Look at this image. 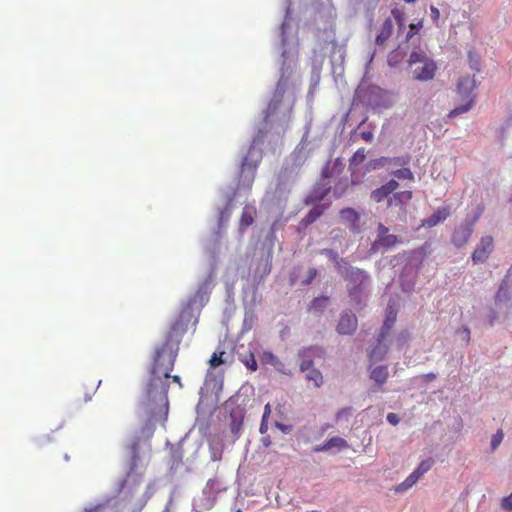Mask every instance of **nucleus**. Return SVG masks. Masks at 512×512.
<instances>
[{"label": "nucleus", "instance_id": "34", "mask_svg": "<svg viewBox=\"0 0 512 512\" xmlns=\"http://www.w3.org/2000/svg\"><path fill=\"white\" fill-rule=\"evenodd\" d=\"M338 161H339V159H337L336 162H338ZM336 170H337V163H335L333 165V167H330L329 165L324 167L323 170H322V178H323V180L334 177L335 174H336Z\"/></svg>", "mask_w": 512, "mask_h": 512}, {"label": "nucleus", "instance_id": "62", "mask_svg": "<svg viewBox=\"0 0 512 512\" xmlns=\"http://www.w3.org/2000/svg\"><path fill=\"white\" fill-rule=\"evenodd\" d=\"M469 58L472 61V53H469Z\"/></svg>", "mask_w": 512, "mask_h": 512}, {"label": "nucleus", "instance_id": "43", "mask_svg": "<svg viewBox=\"0 0 512 512\" xmlns=\"http://www.w3.org/2000/svg\"><path fill=\"white\" fill-rule=\"evenodd\" d=\"M351 415V408H344L337 412L336 420H340L343 417H348Z\"/></svg>", "mask_w": 512, "mask_h": 512}, {"label": "nucleus", "instance_id": "45", "mask_svg": "<svg viewBox=\"0 0 512 512\" xmlns=\"http://www.w3.org/2000/svg\"><path fill=\"white\" fill-rule=\"evenodd\" d=\"M387 421L392 425H397L400 421L399 417L395 413H388L387 414Z\"/></svg>", "mask_w": 512, "mask_h": 512}, {"label": "nucleus", "instance_id": "28", "mask_svg": "<svg viewBox=\"0 0 512 512\" xmlns=\"http://www.w3.org/2000/svg\"><path fill=\"white\" fill-rule=\"evenodd\" d=\"M389 164H390V157H380L377 159H372L369 161V163L367 165V170L369 171L370 169H378V168L387 166Z\"/></svg>", "mask_w": 512, "mask_h": 512}, {"label": "nucleus", "instance_id": "57", "mask_svg": "<svg viewBox=\"0 0 512 512\" xmlns=\"http://www.w3.org/2000/svg\"><path fill=\"white\" fill-rule=\"evenodd\" d=\"M405 23L406 22H402V23H397L398 27L400 30H402L403 28H405Z\"/></svg>", "mask_w": 512, "mask_h": 512}, {"label": "nucleus", "instance_id": "32", "mask_svg": "<svg viewBox=\"0 0 512 512\" xmlns=\"http://www.w3.org/2000/svg\"><path fill=\"white\" fill-rule=\"evenodd\" d=\"M391 15L393 16L396 23L406 22V13L403 7H395L391 10Z\"/></svg>", "mask_w": 512, "mask_h": 512}, {"label": "nucleus", "instance_id": "25", "mask_svg": "<svg viewBox=\"0 0 512 512\" xmlns=\"http://www.w3.org/2000/svg\"><path fill=\"white\" fill-rule=\"evenodd\" d=\"M366 159L365 148H359L349 159V168L360 166Z\"/></svg>", "mask_w": 512, "mask_h": 512}, {"label": "nucleus", "instance_id": "51", "mask_svg": "<svg viewBox=\"0 0 512 512\" xmlns=\"http://www.w3.org/2000/svg\"><path fill=\"white\" fill-rule=\"evenodd\" d=\"M408 338H409L408 333H405V334H404V333H402V334H400V335H399L398 340H399V341L406 342V341L408 340Z\"/></svg>", "mask_w": 512, "mask_h": 512}, {"label": "nucleus", "instance_id": "31", "mask_svg": "<svg viewBox=\"0 0 512 512\" xmlns=\"http://www.w3.org/2000/svg\"><path fill=\"white\" fill-rule=\"evenodd\" d=\"M411 161L410 155L406 154L399 157H390V164L392 166H407Z\"/></svg>", "mask_w": 512, "mask_h": 512}, {"label": "nucleus", "instance_id": "56", "mask_svg": "<svg viewBox=\"0 0 512 512\" xmlns=\"http://www.w3.org/2000/svg\"><path fill=\"white\" fill-rule=\"evenodd\" d=\"M477 66H478V61L476 60V61L473 63L472 68H473V69H475L476 71H479V69H478V67H477Z\"/></svg>", "mask_w": 512, "mask_h": 512}, {"label": "nucleus", "instance_id": "16", "mask_svg": "<svg viewBox=\"0 0 512 512\" xmlns=\"http://www.w3.org/2000/svg\"><path fill=\"white\" fill-rule=\"evenodd\" d=\"M449 209L446 207L437 208L431 216L424 220L423 225L427 227H434L437 224L445 221L449 216Z\"/></svg>", "mask_w": 512, "mask_h": 512}, {"label": "nucleus", "instance_id": "39", "mask_svg": "<svg viewBox=\"0 0 512 512\" xmlns=\"http://www.w3.org/2000/svg\"><path fill=\"white\" fill-rule=\"evenodd\" d=\"M430 14H431V18H432V21L433 23L438 26L439 25V19H440V11L437 7L435 6H431L430 7Z\"/></svg>", "mask_w": 512, "mask_h": 512}, {"label": "nucleus", "instance_id": "4", "mask_svg": "<svg viewBox=\"0 0 512 512\" xmlns=\"http://www.w3.org/2000/svg\"><path fill=\"white\" fill-rule=\"evenodd\" d=\"M260 159L261 151L251 146L241 165L240 184L243 187L251 188Z\"/></svg>", "mask_w": 512, "mask_h": 512}, {"label": "nucleus", "instance_id": "17", "mask_svg": "<svg viewBox=\"0 0 512 512\" xmlns=\"http://www.w3.org/2000/svg\"><path fill=\"white\" fill-rule=\"evenodd\" d=\"M347 446V442L345 439L341 437H332L325 441L322 445L316 446L314 448L315 452L327 451L332 448L342 449Z\"/></svg>", "mask_w": 512, "mask_h": 512}, {"label": "nucleus", "instance_id": "8", "mask_svg": "<svg viewBox=\"0 0 512 512\" xmlns=\"http://www.w3.org/2000/svg\"><path fill=\"white\" fill-rule=\"evenodd\" d=\"M221 491L220 483L217 479H209L203 489V496L196 499L194 502L195 507L201 510H208L213 507L216 495Z\"/></svg>", "mask_w": 512, "mask_h": 512}, {"label": "nucleus", "instance_id": "23", "mask_svg": "<svg viewBox=\"0 0 512 512\" xmlns=\"http://www.w3.org/2000/svg\"><path fill=\"white\" fill-rule=\"evenodd\" d=\"M263 365H271L277 369L282 366L280 360L270 351H264L260 357Z\"/></svg>", "mask_w": 512, "mask_h": 512}, {"label": "nucleus", "instance_id": "10", "mask_svg": "<svg viewBox=\"0 0 512 512\" xmlns=\"http://www.w3.org/2000/svg\"><path fill=\"white\" fill-rule=\"evenodd\" d=\"M341 221L348 225L349 229L353 233H359L361 230L360 226V214L353 208H344L339 212Z\"/></svg>", "mask_w": 512, "mask_h": 512}, {"label": "nucleus", "instance_id": "55", "mask_svg": "<svg viewBox=\"0 0 512 512\" xmlns=\"http://www.w3.org/2000/svg\"><path fill=\"white\" fill-rule=\"evenodd\" d=\"M173 381L180 384V377L175 375L172 377Z\"/></svg>", "mask_w": 512, "mask_h": 512}, {"label": "nucleus", "instance_id": "48", "mask_svg": "<svg viewBox=\"0 0 512 512\" xmlns=\"http://www.w3.org/2000/svg\"><path fill=\"white\" fill-rule=\"evenodd\" d=\"M230 217V213L228 212V209L221 211L219 215V224L221 225L223 221H227Z\"/></svg>", "mask_w": 512, "mask_h": 512}, {"label": "nucleus", "instance_id": "61", "mask_svg": "<svg viewBox=\"0 0 512 512\" xmlns=\"http://www.w3.org/2000/svg\"><path fill=\"white\" fill-rule=\"evenodd\" d=\"M269 442V440H265V446H268Z\"/></svg>", "mask_w": 512, "mask_h": 512}, {"label": "nucleus", "instance_id": "6", "mask_svg": "<svg viewBox=\"0 0 512 512\" xmlns=\"http://www.w3.org/2000/svg\"><path fill=\"white\" fill-rule=\"evenodd\" d=\"M401 243V240L393 234L389 233V228L383 225L382 223L378 224L377 228V237L373 244L371 245V253L373 254H385L391 248L397 246Z\"/></svg>", "mask_w": 512, "mask_h": 512}, {"label": "nucleus", "instance_id": "27", "mask_svg": "<svg viewBox=\"0 0 512 512\" xmlns=\"http://www.w3.org/2000/svg\"><path fill=\"white\" fill-rule=\"evenodd\" d=\"M306 379L308 381H312L315 387H320L323 384V376L321 372L317 369H311L306 374Z\"/></svg>", "mask_w": 512, "mask_h": 512}, {"label": "nucleus", "instance_id": "14", "mask_svg": "<svg viewBox=\"0 0 512 512\" xmlns=\"http://www.w3.org/2000/svg\"><path fill=\"white\" fill-rule=\"evenodd\" d=\"M412 199V191L393 192L387 201V207H402Z\"/></svg>", "mask_w": 512, "mask_h": 512}, {"label": "nucleus", "instance_id": "44", "mask_svg": "<svg viewBox=\"0 0 512 512\" xmlns=\"http://www.w3.org/2000/svg\"><path fill=\"white\" fill-rule=\"evenodd\" d=\"M258 266H262L264 268V273H269L271 270V263L268 261V258L261 259L258 263Z\"/></svg>", "mask_w": 512, "mask_h": 512}, {"label": "nucleus", "instance_id": "24", "mask_svg": "<svg viewBox=\"0 0 512 512\" xmlns=\"http://www.w3.org/2000/svg\"><path fill=\"white\" fill-rule=\"evenodd\" d=\"M420 477L413 471L401 484L396 487L397 492H403L415 485Z\"/></svg>", "mask_w": 512, "mask_h": 512}, {"label": "nucleus", "instance_id": "41", "mask_svg": "<svg viewBox=\"0 0 512 512\" xmlns=\"http://www.w3.org/2000/svg\"><path fill=\"white\" fill-rule=\"evenodd\" d=\"M462 335V339L465 341V343L468 345L471 340V331L468 327H464L461 331H459Z\"/></svg>", "mask_w": 512, "mask_h": 512}, {"label": "nucleus", "instance_id": "63", "mask_svg": "<svg viewBox=\"0 0 512 512\" xmlns=\"http://www.w3.org/2000/svg\"><path fill=\"white\" fill-rule=\"evenodd\" d=\"M236 512H242L241 510H237Z\"/></svg>", "mask_w": 512, "mask_h": 512}, {"label": "nucleus", "instance_id": "12", "mask_svg": "<svg viewBox=\"0 0 512 512\" xmlns=\"http://www.w3.org/2000/svg\"><path fill=\"white\" fill-rule=\"evenodd\" d=\"M357 328V318L352 313H344L337 325V331L343 335H351Z\"/></svg>", "mask_w": 512, "mask_h": 512}, {"label": "nucleus", "instance_id": "30", "mask_svg": "<svg viewBox=\"0 0 512 512\" xmlns=\"http://www.w3.org/2000/svg\"><path fill=\"white\" fill-rule=\"evenodd\" d=\"M328 300H329L328 297H318V298H315L311 302L309 310H313L315 312L322 311L326 307V305L328 303Z\"/></svg>", "mask_w": 512, "mask_h": 512}, {"label": "nucleus", "instance_id": "53", "mask_svg": "<svg viewBox=\"0 0 512 512\" xmlns=\"http://www.w3.org/2000/svg\"><path fill=\"white\" fill-rule=\"evenodd\" d=\"M425 377L429 380V381H432L434 379H436V374L434 373H428L425 375Z\"/></svg>", "mask_w": 512, "mask_h": 512}, {"label": "nucleus", "instance_id": "13", "mask_svg": "<svg viewBox=\"0 0 512 512\" xmlns=\"http://www.w3.org/2000/svg\"><path fill=\"white\" fill-rule=\"evenodd\" d=\"M394 30L393 21L391 18H387L379 29L378 34L375 38V44L377 46H384L387 40L392 36Z\"/></svg>", "mask_w": 512, "mask_h": 512}, {"label": "nucleus", "instance_id": "11", "mask_svg": "<svg viewBox=\"0 0 512 512\" xmlns=\"http://www.w3.org/2000/svg\"><path fill=\"white\" fill-rule=\"evenodd\" d=\"M398 187L399 183L396 180L391 179L381 187L373 190L370 194V198L376 203H381L385 199L388 200L391 194L395 192Z\"/></svg>", "mask_w": 512, "mask_h": 512}, {"label": "nucleus", "instance_id": "26", "mask_svg": "<svg viewBox=\"0 0 512 512\" xmlns=\"http://www.w3.org/2000/svg\"><path fill=\"white\" fill-rule=\"evenodd\" d=\"M433 465L434 460L432 458L425 459L418 465L414 472L421 478L433 467Z\"/></svg>", "mask_w": 512, "mask_h": 512}, {"label": "nucleus", "instance_id": "59", "mask_svg": "<svg viewBox=\"0 0 512 512\" xmlns=\"http://www.w3.org/2000/svg\"><path fill=\"white\" fill-rule=\"evenodd\" d=\"M472 259H473L474 263H476V262H477V260H480L481 258L473 257Z\"/></svg>", "mask_w": 512, "mask_h": 512}, {"label": "nucleus", "instance_id": "58", "mask_svg": "<svg viewBox=\"0 0 512 512\" xmlns=\"http://www.w3.org/2000/svg\"><path fill=\"white\" fill-rule=\"evenodd\" d=\"M417 0H404L405 3L412 4L416 2Z\"/></svg>", "mask_w": 512, "mask_h": 512}, {"label": "nucleus", "instance_id": "60", "mask_svg": "<svg viewBox=\"0 0 512 512\" xmlns=\"http://www.w3.org/2000/svg\"><path fill=\"white\" fill-rule=\"evenodd\" d=\"M269 442V440H265V446H268Z\"/></svg>", "mask_w": 512, "mask_h": 512}, {"label": "nucleus", "instance_id": "20", "mask_svg": "<svg viewBox=\"0 0 512 512\" xmlns=\"http://www.w3.org/2000/svg\"><path fill=\"white\" fill-rule=\"evenodd\" d=\"M326 206L324 205H316L314 206L307 215L302 219L301 223L306 227L312 223H314L320 216L323 215Z\"/></svg>", "mask_w": 512, "mask_h": 512}, {"label": "nucleus", "instance_id": "3", "mask_svg": "<svg viewBox=\"0 0 512 512\" xmlns=\"http://www.w3.org/2000/svg\"><path fill=\"white\" fill-rule=\"evenodd\" d=\"M408 63L410 66L421 64V66H416L412 71L415 80L430 81L436 74V63L432 59L427 58L422 52L413 51L409 56Z\"/></svg>", "mask_w": 512, "mask_h": 512}, {"label": "nucleus", "instance_id": "50", "mask_svg": "<svg viewBox=\"0 0 512 512\" xmlns=\"http://www.w3.org/2000/svg\"><path fill=\"white\" fill-rule=\"evenodd\" d=\"M268 431V424L267 422H263V420L261 421V424H260V428H259V432L261 434H264Z\"/></svg>", "mask_w": 512, "mask_h": 512}, {"label": "nucleus", "instance_id": "36", "mask_svg": "<svg viewBox=\"0 0 512 512\" xmlns=\"http://www.w3.org/2000/svg\"><path fill=\"white\" fill-rule=\"evenodd\" d=\"M387 352V349L384 347L383 349L380 347V344L373 348L370 352V358L372 359H379L381 358L385 353Z\"/></svg>", "mask_w": 512, "mask_h": 512}, {"label": "nucleus", "instance_id": "54", "mask_svg": "<svg viewBox=\"0 0 512 512\" xmlns=\"http://www.w3.org/2000/svg\"><path fill=\"white\" fill-rule=\"evenodd\" d=\"M95 391H96V387L93 385V387H92V389H91V394L86 395V396H85V400L90 399V398H91V395H92V394H94V393H95Z\"/></svg>", "mask_w": 512, "mask_h": 512}, {"label": "nucleus", "instance_id": "42", "mask_svg": "<svg viewBox=\"0 0 512 512\" xmlns=\"http://www.w3.org/2000/svg\"><path fill=\"white\" fill-rule=\"evenodd\" d=\"M502 508L508 511L512 510V494L502 500Z\"/></svg>", "mask_w": 512, "mask_h": 512}, {"label": "nucleus", "instance_id": "46", "mask_svg": "<svg viewBox=\"0 0 512 512\" xmlns=\"http://www.w3.org/2000/svg\"><path fill=\"white\" fill-rule=\"evenodd\" d=\"M360 136L366 142H372L374 138L373 133L370 131L361 132Z\"/></svg>", "mask_w": 512, "mask_h": 512}, {"label": "nucleus", "instance_id": "7", "mask_svg": "<svg viewBox=\"0 0 512 512\" xmlns=\"http://www.w3.org/2000/svg\"><path fill=\"white\" fill-rule=\"evenodd\" d=\"M483 211L484 205L481 202L477 205L475 214L473 216V220L470 223L460 225L458 228L455 229L452 236V242L455 246L462 247L467 244L468 240L470 239L473 233V225L481 217Z\"/></svg>", "mask_w": 512, "mask_h": 512}, {"label": "nucleus", "instance_id": "9", "mask_svg": "<svg viewBox=\"0 0 512 512\" xmlns=\"http://www.w3.org/2000/svg\"><path fill=\"white\" fill-rule=\"evenodd\" d=\"M345 278L349 281L350 295H354L356 290L364 285L368 277L364 271L350 267L345 270Z\"/></svg>", "mask_w": 512, "mask_h": 512}, {"label": "nucleus", "instance_id": "38", "mask_svg": "<svg viewBox=\"0 0 512 512\" xmlns=\"http://www.w3.org/2000/svg\"><path fill=\"white\" fill-rule=\"evenodd\" d=\"M503 439V432L501 430H498L496 434L493 435L491 439V447L492 449H495L499 446Z\"/></svg>", "mask_w": 512, "mask_h": 512}, {"label": "nucleus", "instance_id": "52", "mask_svg": "<svg viewBox=\"0 0 512 512\" xmlns=\"http://www.w3.org/2000/svg\"><path fill=\"white\" fill-rule=\"evenodd\" d=\"M342 234H343V232H342L341 230H339V229H334V230L332 231V235H333V237H338V236H340V235H342Z\"/></svg>", "mask_w": 512, "mask_h": 512}, {"label": "nucleus", "instance_id": "21", "mask_svg": "<svg viewBox=\"0 0 512 512\" xmlns=\"http://www.w3.org/2000/svg\"><path fill=\"white\" fill-rule=\"evenodd\" d=\"M371 378L379 385L382 386L388 378V370L386 366H378L371 372Z\"/></svg>", "mask_w": 512, "mask_h": 512}, {"label": "nucleus", "instance_id": "18", "mask_svg": "<svg viewBox=\"0 0 512 512\" xmlns=\"http://www.w3.org/2000/svg\"><path fill=\"white\" fill-rule=\"evenodd\" d=\"M494 242L491 236H485L480 240V243L475 248L472 256H483L490 254L493 251Z\"/></svg>", "mask_w": 512, "mask_h": 512}, {"label": "nucleus", "instance_id": "35", "mask_svg": "<svg viewBox=\"0 0 512 512\" xmlns=\"http://www.w3.org/2000/svg\"><path fill=\"white\" fill-rule=\"evenodd\" d=\"M223 355H224V352L221 351L220 353H216L214 352L209 360V363L212 367H218L220 366L221 364H223Z\"/></svg>", "mask_w": 512, "mask_h": 512}, {"label": "nucleus", "instance_id": "22", "mask_svg": "<svg viewBox=\"0 0 512 512\" xmlns=\"http://www.w3.org/2000/svg\"><path fill=\"white\" fill-rule=\"evenodd\" d=\"M351 174V184L356 186L363 182V179L368 171L367 168L363 170L360 166L349 168Z\"/></svg>", "mask_w": 512, "mask_h": 512}, {"label": "nucleus", "instance_id": "33", "mask_svg": "<svg viewBox=\"0 0 512 512\" xmlns=\"http://www.w3.org/2000/svg\"><path fill=\"white\" fill-rule=\"evenodd\" d=\"M423 27V20H420L417 23H412L409 25V31L406 35V40H410L418 31Z\"/></svg>", "mask_w": 512, "mask_h": 512}, {"label": "nucleus", "instance_id": "40", "mask_svg": "<svg viewBox=\"0 0 512 512\" xmlns=\"http://www.w3.org/2000/svg\"><path fill=\"white\" fill-rule=\"evenodd\" d=\"M316 275H317V270H316V269H314V268H310V269L308 270L307 277H306L304 280H302V282H301V283H302L303 285H308V284H310V283L314 280V278L316 277Z\"/></svg>", "mask_w": 512, "mask_h": 512}, {"label": "nucleus", "instance_id": "29", "mask_svg": "<svg viewBox=\"0 0 512 512\" xmlns=\"http://www.w3.org/2000/svg\"><path fill=\"white\" fill-rule=\"evenodd\" d=\"M392 175L398 179H407L410 181L414 180V174L412 173L411 169L406 166H404L401 169L393 171Z\"/></svg>", "mask_w": 512, "mask_h": 512}, {"label": "nucleus", "instance_id": "37", "mask_svg": "<svg viewBox=\"0 0 512 512\" xmlns=\"http://www.w3.org/2000/svg\"><path fill=\"white\" fill-rule=\"evenodd\" d=\"M243 362L246 365V367L248 369H250L251 371H256L257 370L258 365H257V361H256V359H255L253 354H251Z\"/></svg>", "mask_w": 512, "mask_h": 512}, {"label": "nucleus", "instance_id": "5", "mask_svg": "<svg viewBox=\"0 0 512 512\" xmlns=\"http://www.w3.org/2000/svg\"><path fill=\"white\" fill-rule=\"evenodd\" d=\"M349 188V182L346 178L339 179L332 187L329 182L318 185L307 197L306 203H314L323 200L331 191L335 198L342 197Z\"/></svg>", "mask_w": 512, "mask_h": 512}, {"label": "nucleus", "instance_id": "49", "mask_svg": "<svg viewBox=\"0 0 512 512\" xmlns=\"http://www.w3.org/2000/svg\"><path fill=\"white\" fill-rule=\"evenodd\" d=\"M313 362L311 360H303L300 364L301 371L309 370L312 367Z\"/></svg>", "mask_w": 512, "mask_h": 512}, {"label": "nucleus", "instance_id": "47", "mask_svg": "<svg viewBox=\"0 0 512 512\" xmlns=\"http://www.w3.org/2000/svg\"><path fill=\"white\" fill-rule=\"evenodd\" d=\"M270 414H271V406L268 403L264 407V413H263V416H262L263 422H268V418H269Z\"/></svg>", "mask_w": 512, "mask_h": 512}, {"label": "nucleus", "instance_id": "15", "mask_svg": "<svg viewBox=\"0 0 512 512\" xmlns=\"http://www.w3.org/2000/svg\"><path fill=\"white\" fill-rule=\"evenodd\" d=\"M396 318H397V310L393 305L389 304L386 309V317L384 320V324H383V327H382L380 335H379L380 336L379 342H381L385 338L386 334L393 327V325L396 321Z\"/></svg>", "mask_w": 512, "mask_h": 512}, {"label": "nucleus", "instance_id": "2", "mask_svg": "<svg viewBox=\"0 0 512 512\" xmlns=\"http://www.w3.org/2000/svg\"><path fill=\"white\" fill-rule=\"evenodd\" d=\"M476 89V81L474 76L461 77L457 85V93L464 104H461L451 110L448 114L450 118L468 112L474 104L473 91Z\"/></svg>", "mask_w": 512, "mask_h": 512}, {"label": "nucleus", "instance_id": "1", "mask_svg": "<svg viewBox=\"0 0 512 512\" xmlns=\"http://www.w3.org/2000/svg\"><path fill=\"white\" fill-rule=\"evenodd\" d=\"M186 330L187 324L184 316L180 315L170 326L162 345L155 351L153 374L158 377H170L178 355L179 344Z\"/></svg>", "mask_w": 512, "mask_h": 512}, {"label": "nucleus", "instance_id": "19", "mask_svg": "<svg viewBox=\"0 0 512 512\" xmlns=\"http://www.w3.org/2000/svg\"><path fill=\"white\" fill-rule=\"evenodd\" d=\"M256 216V208L254 206H245L242 210L240 218V229L245 230L254 222Z\"/></svg>", "mask_w": 512, "mask_h": 512}]
</instances>
